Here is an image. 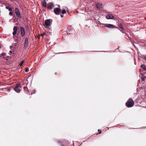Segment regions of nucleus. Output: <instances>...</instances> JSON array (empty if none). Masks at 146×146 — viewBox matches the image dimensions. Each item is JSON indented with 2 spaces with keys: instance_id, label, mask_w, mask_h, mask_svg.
Here are the masks:
<instances>
[{
  "instance_id": "39",
  "label": "nucleus",
  "mask_w": 146,
  "mask_h": 146,
  "mask_svg": "<svg viewBox=\"0 0 146 146\" xmlns=\"http://www.w3.org/2000/svg\"><path fill=\"white\" fill-rule=\"evenodd\" d=\"M59 6V7H60V6Z\"/></svg>"
},
{
  "instance_id": "31",
  "label": "nucleus",
  "mask_w": 146,
  "mask_h": 146,
  "mask_svg": "<svg viewBox=\"0 0 146 146\" xmlns=\"http://www.w3.org/2000/svg\"><path fill=\"white\" fill-rule=\"evenodd\" d=\"M58 143H60V144H62V142L61 141H59L58 142Z\"/></svg>"
},
{
  "instance_id": "26",
  "label": "nucleus",
  "mask_w": 146,
  "mask_h": 146,
  "mask_svg": "<svg viewBox=\"0 0 146 146\" xmlns=\"http://www.w3.org/2000/svg\"><path fill=\"white\" fill-rule=\"evenodd\" d=\"M34 92L33 93H32L31 94H35V92H36V90H34Z\"/></svg>"
},
{
  "instance_id": "18",
  "label": "nucleus",
  "mask_w": 146,
  "mask_h": 146,
  "mask_svg": "<svg viewBox=\"0 0 146 146\" xmlns=\"http://www.w3.org/2000/svg\"><path fill=\"white\" fill-rule=\"evenodd\" d=\"M24 62V60H22L21 62H20V64H19V65L20 66H22Z\"/></svg>"
},
{
  "instance_id": "17",
  "label": "nucleus",
  "mask_w": 146,
  "mask_h": 146,
  "mask_svg": "<svg viewBox=\"0 0 146 146\" xmlns=\"http://www.w3.org/2000/svg\"><path fill=\"white\" fill-rule=\"evenodd\" d=\"M6 8L7 9H8L10 11H11L12 10V8L11 7H10L9 6H6Z\"/></svg>"
},
{
  "instance_id": "16",
  "label": "nucleus",
  "mask_w": 146,
  "mask_h": 146,
  "mask_svg": "<svg viewBox=\"0 0 146 146\" xmlns=\"http://www.w3.org/2000/svg\"><path fill=\"white\" fill-rule=\"evenodd\" d=\"M18 37L17 36H15L14 38H13L15 40V41L17 42H18L19 40L18 39Z\"/></svg>"
},
{
  "instance_id": "5",
  "label": "nucleus",
  "mask_w": 146,
  "mask_h": 146,
  "mask_svg": "<svg viewBox=\"0 0 146 146\" xmlns=\"http://www.w3.org/2000/svg\"><path fill=\"white\" fill-rule=\"evenodd\" d=\"M61 9L58 7L56 8L54 10V12L55 14L57 15H59Z\"/></svg>"
},
{
  "instance_id": "3",
  "label": "nucleus",
  "mask_w": 146,
  "mask_h": 146,
  "mask_svg": "<svg viewBox=\"0 0 146 146\" xmlns=\"http://www.w3.org/2000/svg\"><path fill=\"white\" fill-rule=\"evenodd\" d=\"M21 87V84H17L15 87L14 88V90L17 93H19L20 92L21 90L19 89V88H20Z\"/></svg>"
},
{
  "instance_id": "30",
  "label": "nucleus",
  "mask_w": 146,
  "mask_h": 146,
  "mask_svg": "<svg viewBox=\"0 0 146 146\" xmlns=\"http://www.w3.org/2000/svg\"><path fill=\"white\" fill-rule=\"evenodd\" d=\"M40 36H41L40 35H38V38H40Z\"/></svg>"
},
{
  "instance_id": "9",
  "label": "nucleus",
  "mask_w": 146,
  "mask_h": 146,
  "mask_svg": "<svg viewBox=\"0 0 146 146\" xmlns=\"http://www.w3.org/2000/svg\"><path fill=\"white\" fill-rule=\"evenodd\" d=\"M54 7V4L53 3H50V4L48 6L47 9H52Z\"/></svg>"
},
{
  "instance_id": "27",
  "label": "nucleus",
  "mask_w": 146,
  "mask_h": 146,
  "mask_svg": "<svg viewBox=\"0 0 146 146\" xmlns=\"http://www.w3.org/2000/svg\"><path fill=\"white\" fill-rule=\"evenodd\" d=\"M60 17H61L62 18L64 17V15L62 14H61L60 15Z\"/></svg>"
},
{
  "instance_id": "8",
  "label": "nucleus",
  "mask_w": 146,
  "mask_h": 146,
  "mask_svg": "<svg viewBox=\"0 0 146 146\" xmlns=\"http://www.w3.org/2000/svg\"><path fill=\"white\" fill-rule=\"evenodd\" d=\"M17 30V27L16 26H15L13 29V38H14L15 37V35L16 34Z\"/></svg>"
},
{
  "instance_id": "15",
  "label": "nucleus",
  "mask_w": 146,
  "mask_h": 146,
  "mask_svg": "<svg viewBox=\"0 0 146 146\" xmlns=\"http://www.w3.org/2000/svg\"><path fill=\"white\" fill-rule=\"evenodd\" d=\"M119 27L121 28L123 31L124 30V28L123 27L121 23H120L119 25Z\"/></svg>"
},
{
  "instance_id": "32",
  "label": "nucleus",
  "mask_w": 146,
  "mask_h": 146,
  "mask_svg": "<svg viewBox=\"0 0 146 146\" xmlns=\"http://www.w3.org/2000/svg\"><path fill=\"white\" fill-rule=\"evenodd\" d=\"M144 59H145V60H146V56H145L144 58Z\"/></svg>"
},
{
  "instance_id": "24",
  "label": "nucleus",
  "mask_w": 146,
  "mask_h": 146,
  "mask_svg": "<svg viewBox=\"0 0 146 146\" xmlns=\"http://www.w3.org/2000/svg\"><path fill=\"white\" fill-rule=\"evenodd\" d=\"M145 78H145V77H143H143H142V80H143V81H145Z\"/></svg>"
},
{
  "instance_id": "23",
  "label": "nucleus",
  "mask_w": 146,
  "mask_h": 146,
  "mask_svg": "<svg viewBox=\"0 0 146 146\" xmlns=\"http://www.w3.org/2000/svg\"><path fill=\"white\" fill-rule=\"evenodd\" d=\"M9 14L10 15H13V13L12 12H10L9 13Z\"/></svg>"
},
{
  "instance_id": "22",
  "label": "nucleus",
  "mask_w": 146,
  "mask_h": 146,
  "mask_svg": "<svg viewBox=\"0 0 146 146\" xmlns=\"http://www.w3.org/2000/svg\"><path fill=\"white\" fill-rule=\"evenodd\" d=\"M9 52L11 54H13L14 55V52L13 51H12L11 50H10L9 51Z\"/></svg>"
},
{
  "instance_id": "14",
  "label": "nucleus",
  "mask_w": 146,
  "mask_h": 146,
  "mask_svg": "<svg viewBox=\"0 0 146 146\" xmlns=\"http://www.w3.org/2000/svg\"><path fill=\"white\" fill-rule=\"evenodd\" d=\"M141 67L143 70L146 71V66L143 64H141Z\"/></svg>"
},
{
  "instance_id": "4",
  "label": "nucleus",
  "mask_w": 146,
  "mask_h": 146,
  "mask_svg": "<svg viewBox=\"0 0 146 146\" xmlns=\"http://www.w3.org/2000/svg\"><path fill=\"white\" fill-rule=\"evenodd\" d=\"M15 12L17 16L19 18H22L20 12L18 8H16L15 9Z\"/></svg>"
},
{
  "instance_id": "2",
  "label": "nucleus",
  "mask_w": 146,
  "mask_h": 146,
  "mask_svg": "<svg viewBox=\"0 0 146 146\" xmlns=\"http://www.w3.org/2000/svg\"><path fill=\"white\" fill-rule=\"evenodd\" d=\"M126 106L128 108L133 106L134 104L133 101L131 99L129 98L125 104Z\"/></svg>"
},
{
  "instance_id": "19",
  "label": "nucleus",
  "mask_w": 146,
  "mask_h": 146,
  "mask_svg": "<svg viewBox=\"0 0 146 146\" xmlns=\"http://www.w3.org/2000/svg\"><path fill=\"white\" fill-rule=\"evenodd\" d=\"M66 13V10L65 9H64L62 11V13L63 14H64L65 13Z\"/></svg>"
},
{
  "instance_id": "6",
  "label": "nucleus",
  "mask_w": 146,
  "mask_h": 146,
  "mask_svg": "<svg viewBox=\"0 0 146 146\" xmlns=\"http://www.w3.org/2000/svg\"><path fill=\"white\" fill-rule=\"evenodd\" d=\"M21 35L22 37L24 36L25 34V30L24 28L22 27H20Z\"/></svg>"
},
{
  "instance_id": "34",
  "label": "nucleus",
  "mask_w": 146,
  "mask_h": 146,
  "mask_svg": "<svg viewBox=\"0 0 146 146\" xmlns=\"http://www.w3.org/2000/svg\"><path fill=\"white\" fill-rule=\"evenodd\" d=\"M134 64H135V65H136V62H134Z\"/></svg>"
},
{
  "instance_id": "7",
  "label": "nucleus",
  "mask_w": 146,
  "mask_h": 146,
  "mask_svg": "<svg viewBox=\"0 0 146 146\" xmlns=\"http://www.w3.org/2000/svg\"><path fill=\"white\" fill-rule=\"evenodd\" d=\"M104 26L108 28H116V27L114 25H113L111 24H105Z\"/></svg>"
},
{
  "instance_id": "28",
  "label": "nucleus",
  "mask_w": 146,
  "mask_h": 146,
  "mask_svg": "<svg viewBox=\"0 0 146 146\" xmlns=\"http://www.w3.org/2000/svg\"><path fill=\"white\" fill-rule=\"evenodd\" d=\"M24 90H25V89H27V88L25 86L24 87Z\"/></svg>"
},
{
  "instance_id": "12",
  "label": "nucleus",
  "mask_w": 146,
  "mask_h": 146,
  "mask_svg": "<svg viewBox=\"0 0 146 146\" xmlns=\"http://www.w3.org/2000/svg\"><path fill=\"white\" fill-rule=\"evenodd\" d=\"M102 4L98 3L96 4V6L97 8H100L102 7Z\"/></svg>"
},
{
  "instance_id": "10",
  "label": "nucleus",
  "mask_w": 146,
  "mask_h": 146,
  "mask_svg": "<svg viewBox=\"0 0 146 146\" xmlns=\"http://www.w3.org/2000/svg\"><path fill=\"white\" fill-rule=\"evenodd\" d=\"M28 44V38L27 37H26L25 39V41L24 44V46L25 47H27Z\"/></svg>"
},
{
  "instance_id": "20",
  "label": "nucleus",
  "mask_w": 146,
  "mask_h": 146,
  "mask_svg": "<svg viewBox=\"0 0 146 146\" xmlns=\"http://www.w3.org/2000/svg\"><path fill=\"white\" fill-rule=\"evenodd\" d=\"M1 56H0V57H2V56L5 55V53L4 52H2L1 54Z\"/></svg>"
},
{
  "instance_id": "13",
  "label": "nucleus",
  "mask_w": 146,
  "mask_h": 146,
  "mask_svg": "<svg viewBox=\"0 0 146 146\" xmlns=\"http://www.w3.org/2000/svg\"><path fill=\"white\" fill-rule=\"evenodd\" d=\"M42 5L43 7H46L47 6L46 2L45 0H44L42 2Z\"/></svg>"
},
{
  "instance_id": "37",
  "label": "nucleus",
  "mask_w": 146,
  "mask_h": 146,
  "mask_svg": "<svg viewBox=\"0 0 146 146\" xmlns=\"http://www.w3.org/2000/svg\"><path fill=\"white\" fill-rule=\"evenodd\" d=\"M2 58H4V57H2Z\"/></svg>"
},
{
  "instance_id": "25",
  "label": "nucleus",
  "mask_w": 146,
  "mask_h": 146,
  "mask_svg": "<svg viewBox=\"0 0 146 146\" xmlns=\"http://www.w3.org/2000/svg\"><path fill=\"white\" fill-rule=\"evenodd\" d=\"M13 47V46L12 45H11L10 46V48L11 49V48H12Z\"/></svg>"
},
{
  "instance_id": "29",
  "label": "nucleus",
  "mask_w": 146,
  "mask_h": 146,
  "mask_svg": "<svg viewBox=\"0 0 146 146\" xmlns=\"http://www.w3.org/2000/svg\"><path fill=\"white\" fill-rule=\"evenodd\" d=\"M45 34V33H43V34H41V35H40L42 36H43V35H44V34Z\"/></svg>"
},
{
  "instance_id": "33",
  "label": "nucleus",
  "mask_w": 146,
  "mask_h": 146,
  "mask_svg": "<svg viewBox=\"0 0 146 146\" xmlns=\"http://www.w3.org/2000/svg\"><path fill=\"white\" fill-rule=\"evenodd\" d=\"M17 44V43H15V46H16V45Z\"/></svg>"
},
{
  "instance_id": "11",
  "label": "nucleus",
  "mask_w": 146,
  "mask_h": 146,
  "mask_svg": "<svg viewBox=\"0 0 146 146\" xmlns=\"http://www.w3.org/2000/svg\"><path fill=\"white\" fill-rule=\"evenodd\" d=\"M107 19H113L114 18V17L111 14H109L106 17Z\"/></svg>"
},
{
  "instance_id": "36",
  "label": "nucleus",
  "mask_w": 146,
  "mask_h": 146,
  "mask_svg": "<svg viewBox=\"0 0 146 146\" xmlns=\"http://www.w3.org/2000/svg\"><path fill=\"white\" fill-rule=\"evenodd\" d=\"M1 48V46L0 45V48Z\"/></svg>"
},
{
  "instance_id": "35",
  "label": "nucleus",
  "mask_w": 146,
  "mask_h": 146,
  "mask_svg": "<svg viewBox=\"0 0 146 146\" xmlns=\"http://www.w3.org/2000/svg\"><path fill=\"white\" fill-rule=\"evenodd\" d=\"M101 131H101V130H100V132L99 133H101Z\"/></svg>"
},
{
  "instance_id": "1",
  "label": "nucleus",
  "mask_w": 146,
  "mask_h": 146,
  "mask_svg": "<svg viewBox=\"0 0 146 146\" xmlns=\"http://www.w3.org/2000/svg\"><path fill=\"white\" fill-rule=\"evenodd\" d=\"M52 20L51 19H48L45 20V24L44 25L45 28H48L49 29H50V28L49 27V26L52 23Z\"/></svg>"
},
{
  "instance_id": "21",
  "label": "nucleus",
  "mask_w": 146,
  "mask_h": 146,
  "mask_svg": "<svg viewBox=\"0 0 146 146\" xmlns=\"http://www.w3.org/2000/svg\"><path fill=\"white\" fill-rule=\"evenodd\" d=\"M29 70V68L27 67L25 69V72H27L28 71V70Z\"/></svg>"
},
{
  "instance_id": "38",
  "label": "nucleus",
  "mask_w": 146,
  "mask_h": 146,
  "mask_svg": "<svg viewBox=\"0 0 146 146\" xmlns=\"http://www.w3.org/2000/svg\"><path fill=\"white\" fill-rule=\"evenodd\" d=\"M1 71L0 70V73H1Z\"/></svg>"
}]
</instances>
